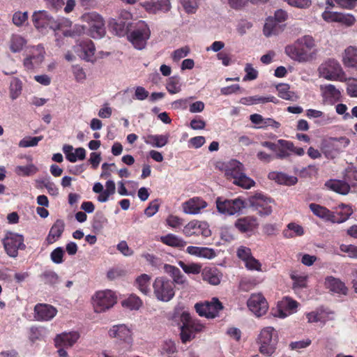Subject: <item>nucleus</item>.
<instances>
[{"label": "nucleus", "mask_w": 357, "mask_h": 357, "mask_svg": "<svg viewBox=\"0 0 357 357\" xmlns=\"http://www.w3.org/2000/svg\"><path fill=\"white\" fill-rule=\"evenodd\" d=\"M31 20L36 29L40 32H45L47 29L54 31H61L64 36H73L75 31L63 30L64 26H68L69 22L64 19H54L45 10L35 11Z\"/></svg>", "instance_id": "nucleus-1"}, {"label": "nucleus", "mask_w": 357, "mask_h": 357, "mask_svg": "<svg viewBox=\"0 0 357 357\" xmlns=\"http://www.w3.org/2000/svg\"><path fill=\"white\" fill-rule=\"evenodd\" d=\"M314 46V40L310 36H304L293 45L285 47V53L295 61H307L311 59V50Z\"/></svg>", "instance_id": "nucleus-2"}, {"label": "nucleus", "mask_w": 357, "mask_h": 357, "mask_svg": "<svg viewBox=\"0 0 357 357\" xmlns=\"http://www.w3.org/2000/svg\"><path fill=\"white\" fill-rule=\"evenodd\" d=\"M82 22L86 25L77 28V32L80 34L87 29L88 35L95 39L102 38L105 33V21L102 17L96 12H89L83 14L81 17Z\"/></svg>", "instance_id": "nucleus-3"}, {"label": "nucleus", "mask_w": 357, "mask_h": 357, "mask_svg": "<svg viewBox=\"0 0 357 357\" xmlns=\"http://www.w3.org/2000/svg\"><path fill=\"white\" fill-rule=\"evenodd\" d=\"M180 319L182 323L180 327V337L184 344L193 340L197 333L202 332L206 328L199 320L192 319L188 312H183Z\"/></svg>", "instance_id": "nucleus-4"}, {"label": "nucleus", "mask_w": 357, "mask_h": 357, "mask_svg": "<svg viewBox=\"0 0 357 357\" xmlns=\"http://www.w3.org/2000/svg\"><path fill=\"white\" fill-rule=\"evenodd\" d=\"M225 174L227 179H233V183L235 185L242 188L248 189L255 185V181L243 172V164L236 160H232L229 162Z\"/></svg>", "instance_id": "nucleus-5"}, {"label": "nucleus", "mask_w": 357, "mask_h": 357, "mask_svg": "<svg viewBox=\"0 0 357 357\" xmlns=\"http://www.w3.org/2000/svg\"><path fill=\"white\" fill-rule=\"evenodd\" d=\"M257 341L260 344V353L270 356L275 352L277 349L278 342V333L273 327H265L261 331Z\"/></svg>", "instance_id": "nucleus-6"}, {"label": "nucleus", "mask_w": 357, "mask_h": 357, "mask_svg": "<svg viewBox=\"0 0 357 357\" xmlns=\"http://www.w3.org/2000/svg\"><path fill=\"white\" fill-rule=\"evenodd\" d=\"M152 287L153 295L160 301L168 302L175 296V284L166 277H157Z\"/></svg>", "instance_id": "nucleus-7"}, {"label": "nucleus", "mask_w": 357, "mask_h": 357, "mask_svg": "<svg viewBox=\"0 0 357 357\" xmlns=\"http://www.w3.org/2000/svg\"><path fill=\"white\" fill-rule=\"evenodd\" d=\"M151 36V31L148 24L144 21H139L135 24V29L128 35V40L137 50L144 49Z\"/></svg>", "instance_id": "nucleus-8"}, {"label": "nucleus", "mask_w": 357, "mask_h": 357, "mask_svg": "<svg viewBox=\"0 0 357 357\" xmlns=\"http://www.w3.org/2000/svg\"><path fill=\"white\" fill-rule=\"evenodd\" d=\"M350 144V139L346 137H330L321 143V151L327 158L333 159Z\"/></svg>", "instance_id": "nucleus-9"}, {"label": "nucleus", "mask_w": 357, "mask_h": 357, "mask_svg": "<svg viewBox=\"0 0 357 357\" xmlns=\"http://www.w3.org/2000/svg\"><path fill=\"white\" fill-rule=\"evenodd\" d=\"M92 299L94 311L97 313L110 309L117 301L115 293L109 289L97 291Z\"/></svg>", "instance_id": "nucleus-10"}, {"label": "nucleus", "mask_w": 357, "mask_h": 357, "mask_svg": "<svg viewBox=\"0 0 357 357\" xmlns=\"http://www.w3.org/2000/svg\"><path fill=\"white\" fill-rule=\"evenodd\" d=\"M23 235L8 231L2 240V243L6 254L15 258L18 255V250H24L26 248Z\"/></svg>", "instance_id": "nucleus-11"}, {"label": "nucleus", "mask_w": 357, "mask_h": 357, "mask_svg": "<svg viewBox=\"0 0 357 357\" xmlns=\"http://www.w3.org/2000/svg\"><path fill=\"white\" fill-rule=\"evenodd\" d=\"M195 309L200 317L213 319L218 316L220 311L223 309V305L218 298H213L211 301L197 303Z\"/></svg>", "instance_id": "nucleus-12"}, {"label": "nucleus", "mask_w": 357, "mask_h": 357, "mask_svg": "<svg viewBox=\"0 0 357 357\" xmlns=\"http://www.w3.org/2000/svg\"><path fill=\"white\" fill-rule=\"evenodd\" d=\"M215 203L218 211L228 215L238 213L245 207L244 201L240 198L227 199L222 197H218Z\"/></svg>", "instance_id": "nucleus-13"}, {"label": "nucleus", "mask_w": 357, "mask_h": 357, "mask_svg": "<svg viewBox=\"0 0 357 357\" xmlns=\"http://www.w3.org/2000/svg\"><path fill=\"white\" fill-rule=\"evenodd\" d=\"M320 77L328 80H339L344 75L340 63L335 59H328L319 68Z\"/></svg>", "instance_id": "nucleus-14"}, {"label": "nucleus", "mask_w": 357, "mask_h": 357, "mask_svg": "<svg viewBox=\"0 0 357 357\" xmlns=\"http://www.w3.org/2000/svg\"><path fill=\"white\" fill-rule=\"evenodd\" d=\"M250 206L261 216L269 215L272 213V205L273 201L261 194H255L249 197Z\"/></svg>", "instance_id": "nucleus-15"}, {"label": "nucleus", "mask_w": 357, "mask_h": 357, "mask_svg": "<svg viewBox=\"0 0 357 357\" xmlns=\"http://www.w3.org/2000/svg\"><path fill=\"white\" fill-rule=\"evenodd\" d=\"M248 309L257 317L264 315L268 310V304L261 293L252 294L247 301Z\"/></svg>", "instance_id": "nucleus-16"}, {"label": "nucleus", "mask_w": 357, "mask_h": 357, "mask_svg": "<svg viewBox=\"0 0 357 357\" xmlns=\"http://www.w3.org/2000/svg\"><path fill=\"white\" fill-rule=\"evenodd\" d=\"M183 234L186 237L202 236L208 237L211 234L208 225L206 222L193 220L190 221L183 229Z\"/></svg>", "instance_id": "nucleus-17"}, {"label": "nucleus", "mask_w": 357, "mask_h": 357, "mask_svg": "<svg viewBox=\"0 0 357 357\" xmlns=\"http://www.w3.org/2000/svg\"><path fill=\"white\" fill-rule=\"evenodd\" d=\"M45 54V51L43 45H38L32 47L29 50V54L24 60V68L30 70L38 66L43 61Z\"/></svg>", "instance_id": "nucleus-18"}, {"label": "nucleus", "mask_w": 357, "mask_h": 357, "mask_svg": "<svg viewBox=\"0 0 357 357\" xmlns=\"http://www.w3.org/2000/svg\"><path fill=\"white\" fill-rule=\"evenodd\" d=\"M276 153V158L278 159H284L290 156V153L302 156L305 153V151L301 147H296L292 142L279 139L278 141V146Z\"/></svg>", "instance_id": "nucleus-19"}, {"label": "nucleus", "mask_w": 357, "mask_h": 357, "mask_svg": "<svg viewBox=\"0 0 357 357\" xmlns=\"http://www.w3.org/2000/svg\"><path fill=\"white\" fill-rule=\"evenodd\" d=\"M56 313L57 310L49 304L38 303L34 307V317L37 321H50L56 315Z\"/></svg>", "instance_id": "nucleus-20"}, {"label": "nucleus", "mask_w": 357, "mask_h": 357, "mask_svg": "<svg viewBox=\"0 0 357 357\" xmlns=\"http://www.w3.org/2000/svg\"><path fill=\"white\" fill-rule=\"evenodd\" d=\"M207 205L206 202L202 197H194L183 202L182 208L185 213L195 215L199 213Z\"/></svg>", "instance_id": "nucleus-21"}, {"label": "nucleus", "mask_w": 357, "mask_h": 357, "mask_svg": "<svg viewBox=\"0 0 357 357\" xmlns=\"http://www.w3.org/2000/svg\"><path fill=\"white\" fill-rule=\"evenodd\" d=\"M298 303L289 297H284L278 303V316L284 318L295 312L298 307Z\"/></svg>", "instance_id": "nucleus-22"}, {"label": "nucleus", "mask_w": 357, "mask_h": 357, "mask_svg": "<svg viewBox=\"0 0 357 357\" xmlns=\"http://www.w3.org/2000/svg\"><path fill=\"white\" fill-rule=\"evenodd\" d=\"M79 337V333L77 331L59 334L54 339L55 347L65 348L71 347L78 340Z\"/></svg>", "instance_id": "nucleus-23"}, {"label": "nucleus", "mask_w": 357, "mask_h": 357, "mask_svg": "<svg viewBox=\"0 0 357 357\" xmlns=\"http://www.w3.org/2000/svg\"><path fill=\"white\" fill-rule=\"evenodd\" d=\"M257 219L253 216H246L238 219L235 222V227L241 233L252 231L258 227Z\"/></svg>", "instance_id": "nucleus-24"}, {"label": "nucleus", "mask_w": 357, "mask_h": 357, "mask_svg": "<svg viewBox=\"0 0 357 357\" xmlns=\"http://www.w3.org/2000/svg\"><path fill=\"white\" fill-rule=\"evenodd\" d=\"M109 335L111 337H115L125 342H130L132 340L130 330L123 324L114 326L109 331Z\"/></svg>", "instance_id": "nucleus-25"}, {"label": "nucleus", "mask_w": 357, "mask_h": 357, "mask_svg": "<svg viewBox=\"0 0 357 357\" xmlns=\"http://www.w3.org/2000/svg\"><path fill=\"white\" fill-rule=\"evenodd\" d=\"M171 7L169 0H157L144 3L145 9L152 13H156L159 11L166 13L170 10Z\"/></svg>", "instance_id": "nucleus-26"}, {"label": "nucleus", "mask_w": 357, "mask_h": 357, "mask_svg": "<svg viewBox=\"0 0 357 357\" xmlns=\"http://www.w3.org/2000/svg\"><path fill=\"white\" fill-rule=\"evenodd\" d=\"M64 227L65 225L62 220L58 219L55 221L46 238L48 244H52L61 236Z\"/></svg>", "instance_id": "nucleus-27"}, {"label": "nucleus", "mask_w": 357, "mask_h": 357, "mask_svg": "<svg viewBox=\"0 0 357 357\" xmlns=\"http://www.w3.org/2000/svg\"><path fill=\"white\" fill-rule=\"evenodd\" d=\"M325 286L331 291L346 295L347 293V288L344 282L340 281L333 276H328L326 278Z\"/></svg>", "instance_id": "nucleus-28"}, {"label": "nucleus", "mask_w": 357, "mask_h": 357, "mask_svg": "<svg viewBox=\"0 0 357 357\" xmlns=\"http://www.w3.org/2000/svg\"><path fill=\"white\" fill-rule=\"evenodd\" d=\"M339 211L333 212L332 222L342 223L345 222L353 213L351 206L342 204L338 206Z\"/></svg>", "instance_id": "nucleus-29"}, {"label": "nucleus", "mask_w": 357, "mask_h": 357, "mask_svg": "<svg viewBox=\"0 0 357 357\" xmlns=\"http://www.w3.org/2000/svg\"><path fill=\"white\" fill-rule=\"evenodd\" d=\"M160 241L166 245L178 249H182L187 245V242L182 238L173 234L160 236Z\"/></svg>", "instance_id": "nucleus-30"}, {"label": "nucleus", "mask_w": 357, "mask_h": 357, "mask_svg": "<svg viewBox=\"0 0 357 357\" xmlns=\"http://www.w3.org/2000/svg\"><path fill=\"white\" fill-rule=\"evenodd\" d=\"M221 277L222 274L215 268H205L202 271L203 280L212 285L219 284Z\"/></svg>", "instance_id": "nucleus-31"}, {"label": "nucleus", "mask_w": 357, "mask_h": 357, "mask_svg": "<svg viewBox=\"0 0 357 357\" xmlns=\"http://www.w3.org/2000/svg\"><path fill=\"white\" fill-rule=\"evenodd\" d=\"M342 61L345 66L357 70V47H348L344 50Z\"/></svg>", "instance_id": "nucleus-32"}, {"label": "nucleus", "mask_w": 357, "mask_h": 357, "mask_svg": "<svg viewBox=\"0 0 357 357\" xmlns=\"http://www.w3.org/2000/svg\"><path fill=\"white\" fill-rule=\"evenodd\" d=\"M270 179L274 180L279 184L286 185H293L298 181V178L296 176H289L282 172H271L268 174Z\"/></svg>", "instance_id": "nucleus-33"}, {"label": "nucleus", "mask_w": 357, "mask_h": 357, "mask_svg": "<svg viewBox=\"0 0 357 357\" xmlns=\"http://www.w3.org/2000/svg\"><path fill=\"white\" fill-rule=\"evenodd\" d=\"M151 280L150 275L143 273L135 279L134 285L142 294L148 295L151 292Z\"/></svg>", "instance_id": "nucleus-34"}, {"label": "nucleus", "mask_w": 357, "mask_h": 357, "mask_svg": "<svg viewBox=\"0 0 357 357\" xmlns=\"http://www.w3.org/2000/svg\"><path fill=\"white\" fill-rule=\"evenodd\" d=\"M325 185L328 189L341 195L348 194L351 189L347 183L340 180H330Z\"/></svg>", "instance_id": "nucleus-35"}, {"label": "nucleus", "mask_w": 357, "mask_h": 357, "mask_svg": "<svg viewBox=\"0 0 357 357\" xmlns=\"http://www.w3.org/2000/svg\"><path fill=\"white\" fill-rule=\"evenodd\" d=\"M312 212L317 217L332 222L333 212L325 206L312 203L309 206Z\"/></svg>", "instance_id": "nucleus-36"}, {"label": "nucleus", "mask_w": 357, "mask_h": 357, "mask_svg": "<svg viewBox=\"0 0 357 357\" xmlns=\"http://www.w3.org/2000/svg\"><path fill=\"white\" fill-rule=\"evenodd\" d=\"M165 271L169 274L172 278L174 283L178 284H183L185 283V276L182 274L180 269L174 266L170 265V264H165L164 266Z\"/></svg>", "instance_id": "nucleus-37"}, {"label": "nucleus", "mask_w": 357, "mask_h": 357, "mask_svg": "<svg viewBox=\"0 0 357 357\" xmlns=\"http://www.w3.org/2000/svg\"><path fill=\"white\" fill-rule=\"evenodd\" d=\"M144 142L155 147H162L168 142V136L163 135H149L144 137Z\"/></svg>", "instance_id": "nucleus-38"}, {"label": "nucleus", "mask_w": 357, "mask_h": 357, "mask_svg": "<svg viewBox=\"0 0 357 357\" xmlns=\"http://www.w3.org/2000/svg\"><path fill=\"white\" fill-rule=\"evenodd\" d=\"M263 31L267 37L277 35L280 31V26L273 17H270L266 19Z\"/></svg>", "instance_id": "nucleus-39"}, {"label": "nucleus", "mask_w": 357, "mask_h": 357, "mask_svg": "<svg viewBox=\"0 0 357 357\" xmlns=\"http://www.w3.org/2000/svg\"><path fill=\"white\" fill-rule=\"evenodd\" d=\"M304 234V229L302 226L290 222L287 225V229L283 231V235L285 238H291L296 236H301Z\"/></svg>", "instance_id": "nucleus-40"}, {"label": "nucleus", "mask_w": 357, "mask_h": 357, "mask_svg": "<svg viewBox=\"0 0 357 357\" xmlns=\"http://www.w3.org/2000/svg\"><path fill=\"white\" fill-rule=\"evenodd\" d=\"M81 47L83 52V59L87 61L93 62L94 61V54L96 52V47L93 43L90 40H87L81 45Z\"/></svg>", "instance_id": "nucleus-41"}, {"label": "nucleus", "mask_w": 357, "mask_h": 357, "mask_svg": "<svg viewBox=\"0 0 357 357\" xmlns=\"http://www.w3.org/2000/svg\"><path fill=\"white\" fill-rule=\"evenodd\" d=\"M116 192L115 183L109 180L105 183V189L102 190L101 194L98 196V200L100 202H106L109 200L110 196L113 195Z\"/></svg>", "instance_id": "nucleus-42"}, {"label": "nucleus", "mask_w": 357, "mask_h": 357, "mask_svg": "<svg viewBox=\"0 0 357 357\" xmlns=\"http://www.w3.org/2000/svg\"><path fill=\"white\" fill-rule=\"evenodd\" d=\"M26 40L22 36L14 34L10 41V49L12 52H19L26 45Z\"/></svg>", "instance_id": "nucleus-43"}, {"label": "nucleus", "mask_w": 357, "mask_h": 357, "mask_svg": "<svg viewBox=\"0 0 357 357\" xmlns=\"http://www.w3.org/2000/svg\"><path fill=\"white\" fill-rule=\"evenodd\" d=\"M121 304L123 307L129 308L130 310H139L143 303L139 296L131 294L128 298L123 300Z\"/></svg>", "instance_id": "nucleus-44"}, {"label": "nucleus", "mask_w": 357, "mask_h": 357, "mask_svg": "<svg viewBox=\"0 0 357 357\" xmlns=\"http://www.w3.org/2000/svg\"><path fill=\"white\" fill-rule=\"evenodd\" d=\"M259 282L257 278L253 277L242 278L239 282V289L243 291H249L254 289Z\"/></svg>", "instance_id": "nucleus-45"}, {"label": "nucleus", "mask_w": 357, "mask_h": 357, "mask_svg": "<svg viewBox=\"0 0 357 357\" xmlns=\"http://www.w3.org/2000/svg\"><path fill=\"white\" fill-rule=\"evenodd\" d=\"M276 89L280 98L286 100H293L294 93L290 91V86L288 84H279L276 86Z\"/></svg>", "instance_id": "nucleus-46"}, {"label": "nucleus", "mask_w": 357, "mask_h": 357, "mask_svg": "<svg viewBox=\"0 0 357 357\" xmlns=\"http://www.w3.org/2000/svg\"><path fill=\"white\" fill-rule=\"evenodd\" d=\"M22 83L17 77H14L10 84V96L12 100L17 98L22 93Z\"/></svg>", "instance_id": "nucleus-47"}, {"label": "nucleus", "mask_w": 357, "mask_h": 357, "mask_svg": "<svg viewBox=\"0 0 357 357\" xmlns=\"http://www.w3.org/2000/svg\"><path fill=\"white\" fill-rule=\"evenodd\" d=\"M290 278L293 281V288H305L307 287V276L305 275H298L296 271H291Z\"/></svg>", "instance_id": "nucleus-48"}, {"label": "nucleus", "mask_w": 357, "mask_h": 357, "mask_svg": "<svg viewBox=\"0 0 357 357\" xmlns=\"http://www.w3.org/2000/svg\"><path fill=\"white\" fill-rule=\"evenodd\" d=\"M166 89L170 94H176L181 91L180 78L178 76H173L168 79Z\"/></svg>", "instance_id": "nucleus-49"}, {"label": "nucleus", "mask_w": 357, "mask_h": 357, "mask_svg": "<svg viewBox=\"0 0 357 357\" xmlns=\"http://www.w3.org/2000/svg\"><path fill=\"white\" fill-rule=\"evenodd\" d=\"M178 266L183 270L187 274H199L202 271V266L197 263H191L189 264H185L183 261L178 262Z\"/></svg>", "instance_id": "nucleus-50"}, {"label": "nucleus", "mask_w": 357, "mask_h": 357, "mask_svg": "<svg viewBox=\"0 0 357 357\" xmlns=\"http://www.w3.org/2000/svg\"><path fill=\"white\" fill-rule=\"evenodd\" d=\"M107 222V220L104 214L102 212H98L93 217L92 227L95 230L100 231Z\"/></svg>", "instance_id": "nucleus-51"}, {"label": "nucleus", "mask_w": 357, "mask_h": 357, "mask_svg": "<svg viewBox=\"0 0 357 357\" xmlns=\"http://www.w3.org/2000/svg\"><path fill=\"white\" fill-rule=\"evenodd\" d=\"M128 26L129 24H127L126 22L121 21L114 22L112 25V29L117 36H124L129 34Z\"/></svg>", "instance_id": "nucleus-52"}, {"label": "nucleus", "mask_w": 357, "mask_h": 357, "mask_svg": "<svg viewBox=\"0 0 357 357\" xmlns=\"http://www.w3.org/2000/svg\"><path fill=\"white\" fill-rule=\"evenodd\" d=\"M40 278L45 284L54 285L59 281L58 275L52 271H45Z\"/></svg>", "instance_id": "nucleus-53"}, {"label": "nucleus", "mask_w": 357, "mask_h": 357, "mask_svg": "<svg viewBox=\"0 0 357 357\" xmlns=\"http://www.w3.org/2000/svg\"><path fill=\"white\" fill-rule=\"evenodd\" d=\"M43 139V136L26 137L21 139L19 142L20 147H31L38 145V142Z\"/></svg>", "instance_id": "nucleus-54"}, {"label": "nucleus", "mask_w": 357, "mask_h": 357, "mask_svg": "<svg viewBox=\"0 0 357 357\" xmlns=\"http://www.w3.org/2000/svg\"><path fill=\"white\" fill-rule=\"evenodd\" d=\"M324 92L327 98L338 100L341 96L340 91L333 84H327L324 87Z\"/></svg>", "instance_id": "nucleus-55"}, {"label": "nucleus", "mask_w": 357, "mask_h": 357, "mask_svg": "<svg viewBox=\"0 0 357 357\" xmlns=\"http://www.w3.org/2000/svg\"><path fill=\"white\" fill-rule=\"evenodd\" d=\"M28 20V13L27 12H21L17 11L13 14V23L17 26H20L24 24L25 22Z\"/></svg>", "instance_id": "nucleus-56"}, {"label": "nucleus", "mask_w": 357, "mask_h": 357, "mask_svg": "<svg viewBox=\"0 0 357 357\" xmlns=\"http://www.w3.org/2000/svg\"><path fill=\"white\" fill-rule=\"evenodd\" d=\"M216 253L214 249L208 247H199L198 252V257H202L211 259L215 257Z\"/></svg>", "instance_id": "nucleus-57"}, {"label": "nucleus", "mask_w": 357, "mask_h": 357, "mask_svg": "<svg viewBox=\"0 0 357 357\" xmlns=\"http://www.w3.org/2000/svg\"><path fill=\"white\" fill-rule=\"evenodd\" d=\"M236 253L237 257L243 262H247L248 259L252 257L250 248L245 246L239 247Z\"/></svg>", "instance_id": "nucleus-58"}, {"label": "nucleus", "mask_w": 357, "mask_h": 357, "mask_svg": "<svg viewBox=\"0 0 357 357\" xmlns=\"http://www.w3.org/2000/svg\"><path fill=\"white\" fill-rule=\"evenodd\" d=\"M244 264L248 270L261 271V264L253 256L248 259L247 262H244Z\"/></svg>", "instance_id": "nucleus-59"}, {"label": "nucleus", "mask_w": 357, "mask_h": 357, "mask_svg": "<svg viewBox=\"0 0 357 357\" xmlns=\"http://www.w3.org/2000/svg\"><path fill=\"white\" fill-rule=\"evenodd\" d=\"M64 250L61 247L54 249L50 254L52 261L55 264H61L63 261V257Z\"/></svg>", "instance_id": "nucleus-60"}, {"label": "nucleus", "mask_w": 357, "mask_h": 357, "mask_svg": "<svg viewBox=\"0 0 357 357\" xmlns=\"http://www.w3.org/2000/svg\"><path fill=\"white\" fill-rule=\"evenodd\" d=\"M190 52V48L188 46H185L174 50L172 52V59L174 61H178L182 58L185 57Z\"/></svg>", "instance_id": "nucleus-61"}, {"label": "nucleus", "mask_w": 357, "mask_h": 357, "mask_svg": "<svg viewBox=\"0 0 357 357\" xmlns=\"http://www.w3.org/2000/svg\"><path fill=\"white\" fill-rule=\"evenodd\" d=\"M181 3L188 13H195L198 7L197 0H181Z\"/></svg>", "instance_id": "nucleus-62"}, {"label": "nucleus", "mask_w": 357, "mask_h": 357, "mask_svg": "<svg viewBox=\"0 0 357 357\" xmlns=\"http://www.w3.org/2000/svg\"><path fill=\"white\" fill-rule=\"evenodd\" d=\"M245 71L246 75L243 77V81L254 80L257 79L258 76V72L252 67V64L247 63L245 67Z\"/></svg>", "instance_id": "nucleus-63"}, {"label": "nucleus", "mask_w": 357, "mask_h": 357, "mask_svg": "<svg viewBox=\"0 0 357 357\" xmlns=\"http://www.w3.org/2000/svg\"><path fill=\"white\" fill-rule=\"evenodd\" d=\"M340 249L342 252L347 253L348 257L354 259L357 258V246L354 245L342 244L340 246Z\"/></svg>", "instance_id": "nucleus-64"}]
</instances>
